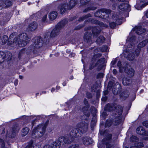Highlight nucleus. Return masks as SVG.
Wrapping results in <instances>:
<instances>
[{
    "label": "nucleus",
    "instance_id": "72a5a7b5",
    "mask_svg": "<svg viewBox=\"0 0 148 148\" xmlns=\"http://www.w3.org/2000/svg\"><path fill=\"white\" fill-rule=\"evenodd\" d=\"M144 145L143 143H139L136 145V146L134 147H132L130 148H139L143 147Z\"/></svg>",
    "mask_w": 148,
    "mask_h": 148
},
{
    "label": "nucleus",
    "instance_id": "3c124183",
    "mask_svg": "<svg viewBox=\"0 0 148 148\" xmlns=\"http://www.w3.org/2000/svg\"><path fill=\"white\" fill-rule=\"evenodd\" d=\"M107 98L106 96L104 97H102L101 99V100L103 101H105L107 100Z\"/></svg>",
    "mask_w": 148,
    "mask_h": 148
},
{
    "label": "nucleus",
    "instance_id": "4d7b16f0",
    "mask_svg": "<svg viewBox=\"0 0 148 148\" xmlns=\"http://www.w3.org/2000/svg\"><path fill=\"white\" fill-rule=\"evenodd\" d=\"M55 90V88H52L51 89V92H53Z\"/></svg>",
    "mask_w": 148,
    "mask_h": 148
},
{
    "label": "nucleus",
    "instance_id": "9b49d317",
    "mask_svg": "<svg viewBox=\"0 0 148 148\" xmlns=\"http://www.w3.org/2000/svg\"><path fill=\"white\" fill-rule=\"evenodd\" d=\"M141 49L140 48L137 49L135 51V55L132 53L129 54L127 57V59L129 61H132L135 58H137L139 55Z\"/></svg>",
    "mask_w": 148,
    "mask_h": 148
},
{
    "label": "nucleus",
    "instance_id": "a211bd4d",
    "mask_svg": "<svg viewBox=\"0 0 148 148\" xmlns=\"http://www.w3.org/2000/svg\"><path fill=\"white\" fill-rule=\"evenodd\" d=\"M57 15V12L56 11H53L49 13V18L50 20L53 21L56 18Z\"/></svg>",
    "mask_w": 148,
    "mask_h": 148
},
{
    "label": "nucleus",
    "instance_id": "6e6d98bb",
    "mask_svg": "<svg viewBox=\"0 0 148 148\" xmlns=\"http://www.w3.org/2000/svg\"><path fill=\"white\" fill-rule=\"evenodd\" d=\"M111 145H110L108 144H106V148H110Z\"/></svg>",
    "mask_w": 148,
    "mask_h": 148
},
{
    "label": "nucleus",
    "instance_id": "ea45409f",
    "mask_svg": "<svg viewBox=\"0 0 148 148\" xmlns=\"http://www.w3.org/2000/svg\"><path fill=\"white\" fill-rule=\"evenodd\" d=\"M68 148H79V146L78 145L74 144L69 147Z\"/></svg>",
    "mask_w": 148,
    "mask_h": 148
},
{
    "label": "nucleus",
    "instance_id": "0e129e2a",
    "mask_svg": "<svg viewBox=\"0 0 148 148\" xmlns=\"http://www.w3.org/2000/svg\"><path fill=\"white\" fill-rule=\"evenodd\" d=\"M146 16L147 18H148V12L146 13Z\"/></svg>",
    "mask_w": 148,
    "mask_h": 148
},
{
    "label": "nucleus",
    "instance_id": "cd10ccee",
    "mask_svg": "<svg viewBox=\"0 0 148 148\" xmlns=\"http://www.w3.org/2000/svg\"><path fill=\"white\" fill-rule=\"evenodd\" d=\"M130 83V80L127 79L126 77L123 78L122 81V83L124 86H127Z\"/></svg>",
    "mask_w": 148,
    "mask_h": 148
},
{
    "label": "nucleus",
    "instance_id": "69168bd1",
    "mask_svg": "<svg viewBox=\"0 0 148 148\" xmlns=\"http://www.w3.org/2000/svg\"><path fill=\"white\" fill-rule=\"evenodd\" d=\"M19 78L21 79H23V77L22 76H21V75H20L19 76Z\"/></svg>",
    "mask_w": 148,
    "mask_h": 148
},
{
    "label": "nucleus",
    "instance_id": "1a4fd4ad",
    "mask_svg": "<svg viewBox=\"0 0 148 148\" xmlns=\"http://www.w3.org/2000/svg\"><path fill=\"white\" fill-rule=\"evenodd\" d=\"M127 41L128 43H130V45H128L127 48L124 52H131L134 49V45L135 43H137L135 40V37L132 36L130 38L129 37L127 39Z\"/></svg>",
    "mask_w": 148,
    "mask_h": 148
},
{
    "label": "nucleus",
    "instance_id": "49530a36",
    "mask_svg": "<svg viewBox=\"0 0 148 148\" xmlns=\"http://www.w3.org/2000/svg\"><path fill=\"white\" fill-rule=\"evenodd\" d=\"M86 97L88 98H90L92 97V95L91 93L88 92H87L86 94Z\"/></svg>",
    "mask_w": 148,
    "mask_h": 148
},
{
    "label": "nucleus",
    "instance_id": "bb28decb",
    "mask_svg": "<svg viewBox=\"0 0 148 148\" xmlns=\"http://www.w3.org/2000/svg\"><path fill=\"white\" fill-rule=\"evenodd\" d=\"M29 129L28 127L23 128L22 130L21 135L24 136L27 135L29 132Z\"/></svg>",
    "mask_w": 148,
    "mask_h": 148
},
{
    "label": "nucleus",
    "instance_id": "7c9ffc66",
    "mask_svg": "<svg viewBox=\"0 0 148 148\" xmlns=\"http://www.w3.org/2000/svg\"><path fill=\"white\" fill-rule=\"evenodd\" d=\"M114 88L115 89L114 91H116V93H118L120 89H121V85L119 83L117 82L116 83L115 86L114 87Z\"/></svg>",
    "mask_w": 148,
    "mask_h": 148
},
{
    "label": "nucleus",
    "instance_id": "bf43d9fd",
    "mask_svg": "<svg viewBox=\"0 0 148 148\" xmlns=\"http://www.w3.org/2000/svg\"><path fill=\"white\" fill-rule=\"evenodd\" d=\"M60 87L59 86H57L56 87V89L57 90H58L60 89Z\"/></svg>",
    "mask_w": 148,
    "mask_h": 148
},
{
    "label": "nucleus",
    "instance_id": "37998d69",
    "mask_svg": "<svg viewBox=\"0 0 148 148\" xmlns=\"http://www.w3.org/2000/svg\"><path fill=\"white\" fill-rule=\"evenodd\" d=\"M141 128V127H140L137 128L136 130V132L137 134H141V131H140Z\"/></svg>",
    "mask_w": 148,
    "mask_h": 148
},
{
    "label": "nucleus",
    "instance_id": "09e8293b",
    "mask_svg": "<svg viewBox=\"0 0 148 148\" xmlns=\"http://www.w3.org/2000/svg\"><path fill=\"white\" fill-rule=\"evenodd\" d=\"M43 148H52V147L50 145L46 144L44 145Z\"/></svg>",
    "mask_w": 148,
    "mask_h": 148
},
{
    "label": "nucleus",
    "instance_id": "e2e57ef3",
    "mask_svg": "<svg viewBox=\"0 0 148 148\" xmlns=\"http://www.w3.org/2000/svg\"><path fill=\"white\" fill-rule=\"evenodd\" d=\"M73 76H71L70 77V79H73Z\"/></svg>",
    "mask_w": 148,
    "mask_h": 148
},
{
    "label": "nucleus",
    "instance_id": "5701e85b",
    "mask_svg": "<svg viewBox=\"0 0 148 148\" xmlns=\"http://www.w3.org/2000/svg\"><path fill=\"white\" fill-rule=\"evenodd\" d=\"M33 143V142L32 141H31L25 147V148H40L41 146L38 144L34 145L32 146V145Z\"/></svg>",
    "mask_w": 148,
    "mask_h": 148
},
{
    "label": "nucleus",
    "instance_id": "4468645a",
    "mask_svg": "<svg viewBox=\"0 0 148 148\" xmlns=\"http://www.w3.org/2000/svg\"><path fill=\"white\" fill-rule=\"evenodd\" d=\"M119 8L122 11H126L128 12L130 11V6L127 3L124 4L123 3L119 5Z\"/></svg>",
    "mask_w": 148,
    "mask_h": 148
},
{
    "label": "nucleus",
    "instance_id": "2f4dec72",
    "mask_svg": "<svg viewBox=\"0 0 148 148\" xmlns=\"http://www.w3.org/2000/svg\"><path fill=\"white\" fill-rule=\"evenodd\" d=\"M47 14L43 15L42 17L41 21L42 23H45L47 22Z\"/></svg>",
    "mask_w": 148,
    "mask_h": 148
},
{
    "label": "nucleus",
    "instance_id": "412c9836",
    "mask_svg": "<svg viewBox=\"0 0 148 148\" xmlns=\"http://www.w3.org/2000/svg\"><path fill=\"white\" fill-rule=\"evenodd\" d=\"M100 29L99 26L95 27L92 28V32L94 35V36H96L100 32Z\"/></svg>",
    "mask_w": 148,
    "mask_h": 148
},
{
    "label": "nucleus",
    "instance_id": "f8f14e48",
    "mask_svg": "<svg viewBox=\"0 0 148 148\" xmlns=\"http://www.w3.org/2000/svg\"><path fill=\"white\" fill-rule=\"evenodd\" d=\"M18 131L19 129L18 128L14 127L12 129V130L10 132H9L8 133V132H7L5 137L13 138L15 135L16 133L18 132Z\"/></svg>",
    "mask_w": 148,
    "mask_h": 148
},
{
    "label": "nucleus",
    "instance_id": "f257e3e1",
    "mask_svg": "<svg viewBox=\"0 0 148 148\" xmlns=\"http://www.w3.org/2000/svg\"><path fill=\"white\" fill-rule=\"evenodd\" d=\"M88 125L87 123L84 124L82 123H78L77 125V128L73 129L70 132L69 135L65 137H61L59 138V140H56L53 143L52 148H60L61 142L63 141L68 144L72 142L74 138L80 137L82 134L86 132L87 130Z\"/></svg>",
    "mask_w": 148,
    "mask_h": 148
},
{
    "label": "nucleus",
    "instance_id": "f03ea898",
    "mask_svg": "<svg viewBox=\"0 0 148 148\" xmlns=\"http://www.w3.org/2000/svg\"><path fill=\"white\" fill-rule=\"evenodd\" d=\"M10 40L8 45L13 47H15L17 45L20 47L24 46L30 40V38L26 33L21 34L18 36L16 33H14L10 36Z\"/></svg>",
    "mask_w": 148,
    "mask_h": 148
},
{
    "label": "nucleus",
    "instance_id": "58836bf2",
    "mask_svg": "<svg viewBox=\"0 0 148 148\" xmlns=\"http://www.w3.org/2000/svg\"><path fill=\"white\" fill-rule=\"evenodd\" d=\"M108 49V47L106 45H104L103 46L101 49V51L103 52L106 51H107Z\"/></svg>",
    "mask_w": 148,
    "mask_h": 148
},
{
    "label": "nucleus",
    "instance_id": "b1692460",
    "mask_svg": "<svg viewBox=\"0 0 148 148\" xmlns=\"http://www.w3.org/2000/svg\"><path fill=\"white\" fill-rule=\"evenodd\" d=\"M134 73L135 71L132 68H130L127 72V76L130 77H133L134 76Z\"/></svg>",
    "mask_w": 148,
    "mask_h": 148
},
{
    "label": "nucleus",
    "instance_id": "ddd939ff",
    "mask_svg": "<svg viewBox=\"0 0 148 148\" xmlns=\"http://www.w3.org/2000/svg\"><path fill=\"white\" fill-rule=\"evenodd\" d=\"M84 103L86 107H84V108L82 109V110L84 114L88 116H89L90 114L89 111L88 110V108L89 106L88 102L87 100L85 99L84 100Z\"/></svg>",
    "mask_w": 148,
    "mask_h": 148
},
{
    "label": "nucleus",
    "instance_id": "c756f323",
    "mask_svg": "<svg viewBox=\"0 0 148 148\" xmlns=\"http://www.w3.org/2000/svg\"><path fill=\"white\" fill-rule=\"evenodd\" d=\"M8 40V37L6 35L3 36V38L1 40V43L2 44H4L6 43Z\"/></svg>",
    "mask_w": 148,
    "mask_h": 148
},
{
    "label": "nucleus",
    "instance_id": "13d9d810",
    "mask_svg": "<svg viewBox=\"0 0 148 148\" xmlns=\"http://www.w3.org/2000/svg\"><path fill=\"white\" fill-rule=\"evenodd\" d=\"M66 83L65 82H63L62 83V85L64 86H65L66 85Z\"/></svg>",
    "mask_w": 148,
    "mask_h": 148
},
{
    "label": "nucleus",
    "instance_id": "4be33fe9",
    "mask_svg": "<svg viewBox=\"0 0 148 148\" xmlns=\"http://www.w3.org/2000/svg\"><path fill=\"white\" fill-rule=\"evenodd\" d=\"M92 35L91 34L86 32L84 35V38L85 41L87 42L90 43L91 40V38Z\"/></svg>",
    "mask_w": 148,
    "mask_h": 148
},
{
    "label": "nucleus",
    "instance_id": "680f3d73",
    "mask_svg": "<svg viewBox=\"0 0 148 148\" xmlns=\"http://www.w3.org/2000/svg\"><path fill=\"white\" fill-rule=\"evenodd\" d=\"M118 1H121V2H124V1H127V0H118Z\"/></svg>",
    "mask_w": 148,
    "mask_h": 148
},
{
    "label": "nucleus",
    "instance_id": "423d86ee",
    "mask_svg": "<svg viewBox=\"0 0 148 148\" xmlns=\"http://www.w3.org/2000/svg\"><path fill=\"white\" fill-rule=\"evenodd\" d=\"M122 18L121 16L116 14H114L112 16L113 21L110 23V26L111 28H114L116 25L121 24L122 22Z\"/></svg>",
    "mask_w": 148,
    "mask_h": 148
},
{
    "label": "nucleus",
    "instance_id": "5fc2aeb1",
    "mask_svg": "<svg viewBox=\"0 0 148 148\" xmlns=\"http://www.w3.org/2000/svg\"><path fill=\"white\" fill-rule=\"evenodd\" d=\"M18 83V81L17 80H15L14 82V84L15 86H17Z\"/></svg>",
    "mask_w": 148,
    "mask_h": 148
},
{
    "label": "nucleus",
    "instance_id": "473e14b6",
    "mask_svg": "<svg viewBox=\"0 0 148 148\" xmlns=\"http://www.w3.org/2000/svg\"><path fill=\"white\" fill-rule=\"evenodd\" d=\"M5 131V129L4 128L0 127V137H3Z\"/></svg>",
    "mask_w": 148,
    "mask_h": 148
},
{
    "label": "nucleus",
    "instance_id": "aec40b11",
    "mask_svg": "<svg viewBox=\"0 0 148 148\" xmlns=\"http://www.w3.org/2000/svg\"><path fill=\"white\" fill-rule=\"evenodd\" d=\"M83 142L84 145H88L92 143V140L91 138L87 137H83L82 138Z\"/></svg>",
    "mask_w": 148,
    "mask_h": 148
},
{
    "label": "nucleus",
    "instance_id": "c85d7f7f",
    "mask_svg": "<svg viewBox=\"0 0 148 148\" xmlns=\"http://www.w3.org/2000/svg\"><path fill=\"white\" fill-rule=\"evenodd\" d=\"M114 119L113 120V121H112V122L111 120H107L106 121V124H105V126L106 127H110L111 126L112 123H113V124L114 125H114V124L115 123V121L114 120Z\"/></svg>",
    "mask_w": 148,
    "mask_h": 148
},
{
    "label": "nucleus",
    "instance_id": "dca6fc26",
    "mask_svg": "<svg viewBox=\"0 0 148 148\" xmlns=\"http://www.w3.org/2000/svg\"><path fill=\"white\" fill-rule=\"evenodd\" d=\"M132 31H135V32L137 34H140L145 32V30L142 28L141 26H139L134 27Z\"/></svg>",
    "mask_w": 148,
    "mask_h": 148
},
{
    "label": "nucleus",
    "instance_id": "338daca9",
    "mask_svg": "<svg viewBox=\"0 0 148 148\" xmlns=\"http://www.w3.org/2000/svg\"><path fill=\"white\" fill-rule=\"evenodd\" d=\"M104 60V58H103V59H101L99 60L98 61V62H100V61H101V60Z\"/></svg>",
    "mask_w": 148,
    "mask_h": 148
},
{
    "label": "nucleus",
    "instance_id": "864d4df0",
    "mask_svg": "<svg viewBox=\"0 0 148 148\" xmlns=\"http://www.w3.org/2000/svg\"><path fill=\"white\" fill-rule=\"evenodd\" d=\"M113 73L114 74H116L117 73V71L115 69H114L113 71Z\"/></svg>",
    "mask_w": 148,
    "mask_h": 148
},
{
    "label": "nucleus",
    "instance_id": "6ab92c4d",
    "mask_svg": "<svg viewBox=\"0 0 148 148\" xmlns=\"http://www.w3.org/2000/svg\"><path fill=\"white\" fill-rule=\"evenodd\" d=\"M89 21L91 23L95 24H99V25L101 26H104V27H106L108 26L107 25H105L103 23L97 20H95L93 19H92V18H88Z\"/></svg>",
    "mask_w": 148,
    "mask_h": 148
},
{
    "label": "nucleus",
    "instance_id": "a18cd8bd",
    "mask_svg": "<svg viewBox=\"0 0 148 148\" xmlns=\"http://www.w3.org/2000/svg\"><path fill=\"white\" fill-rule=\"evenodd\" d=\"M103 74L102 73H99L97 76V78H103Z\"/></svg>",
    "mask_w": 148,
    "mask_h": 148
},
{
    "label": "nucleus",
    "instance_id": "8fccbe9b",
    "mask_svg": "<svg viewBox=\"0 0 148 148\" xmlns=\"http://www.w3.org/2000/svg\"><path fill=\"white\" fill-rule=\"evenodd\" d=\"M117 61V59L116 58H115L114 60L112 61L111 62V64L112 65L114 64L116 62V61Z\"/></svg>",
    "mask_w": 148,
    "mask_h": 148
},
{
    "label": "nucleus",
    "instance_id": "a19ab883",
    "mask_svg": "<svg viewBox=\"0 0 148 148\" xmlns=\"http://www.w3.org/2000/svg\"><path fill=\"white\" fill-rule=\"evenodd\" d=\"M117 66L119 67L121 71L123 70L121 66V61H118L117 63Z\"/></svg>",
    "mask_w": 148,
    "mask_h": 148
},
{
    "label": "nucleus",
    "instance_id": "0eeeda50",
    "mask_svg": "<svg viewBox=\"0 0 148 148\" xmlns=\"http://www.w3.org/2000/svg\"><path fill=\"white\" fill-rule=\"evenodd\" d=\"M33 44L31 46L32 50H34L35 48H39L42 46L43 44L42 39L40 37H36L33 40Z\"/></svg>",
    "mask_w": 148,
    "mask_h": 148
},
{
    "label": "nucleus",
    "instance_id": "393cba45",
    "mask_svg": "<svg viewBox=\"0 0 148 148\" xmlns=\"http://www.w3.org/2000/svg\"><path fill=\"white\" fill-rule=\"evenodd\" d=\"M105 40V38L103 36H100L98 37L96 41L97 43L98 44H102Z\"/></svg>",
    "mask_w": 148,
    "mask_h": 148
},
{
    "label": "nucleus",
    "instance_id": "79ce46f5",
    "mask_svg": "<svg viewBox=\"0 0 148 148\" xmlns=\"http://www.w3.org/2000/svg\"><path fill=\"white\" fill-rule=\"evenodd\" d=\"M96 122V119H95V118H93L92 119V121H91V124L92 125L91 126H92V125L94 126L95 125V123Z\"/></svg>",
    "mask_w": 148,
    "mask_h": 148
},
{
    "label": "nucleus",
    "instance_id": "f3484780",
    "mask_svg": "<svg viewBox=\"0 0 148 148\" xmlns=\"http://www.w3.org/2000/svg\"><path fill=\"white\" fill-rule=\"evenodd\" d=\"M37 24L34 21L31 23L29 25L28 29L31 31L35 30L37 28Z\"/></svg>",
    "mask_w": 148,
    "mask_h": 148
},
{
    "label": "nucleus",
    "instance_id": "4c0bfd02",
    "mask_svg": "<svg viewBox=\"0 0 148 148\" xmlns=\"http://www.w3.org/2000/svg\"><path fill=\"white\" fill-rule=\"evenodd\" d=\"M129 95V92L128 91L124 92L123 93H122L121 96L124 98H126Z\"/></svg>",
    "mask_w": 148,
    "mask_h": 148
},
{
    "label": "nucleus",
    "instance_id": "39448f33",
    "mask_svg": "<svg viewBox=\"0 0 148 148\" xmlns=\"http://www.w3.org/2000/svg\"><path fill=\"white\" fill-rule=\"evenodd\" d=\"M46 126L45 124L39 125L33 130L32 137L33 138H39L42 137L45 133Z\"/></svg>",
    "mask_w": 148,
    "mask_h": 148
},
{
    "label": "nucleus",
    "instance_id": "052dcab7",
    "mask_svg": "<svg viewBox=\"0 0 148 148\" xmlns=\"http://www.w3.org/2000/svg\"><path fill=\"white\" fill-rule=\"evenodd\" d=\"M108 136H109V139H110L111 138V137H112V136H111V134H109V135H108Z\"/></svg>",
    "mask_w": 148,
    "mask_h": 148
},
{
    "label": "nucleus",
    "instance_id": "c03bdc74",
    "mask_svg": "<svg viewBox=\"0 0 148 148\" xmlns=\"http://www.w3.org/2000/svg\"><path fill=\"white\" fill-rule=\"evenodd\" d=\"M96 9V8L95 7H90V8H88L87 9V10H86V9H85L84 12H86L87 11H88V10H95Z\"/></svg>",
    "mask_w": 148,
    "mask_h": 148
},
{
    "label": "nucleus",
    "instance_id": "603ef678",
    "mask_svg": "<svg viewBox=\"0 0 148 148\" xmlns=\"http://www.w3.org/2000/svg\"><path fill=\"white\" fill-rule=\"evenodd\" d=\"M23 51H21L19 53L18 57H20L21 55L23 54Z\"/></svg>",
    "mask_w": 148,
    "mask_h": 148
},
{
    "label": "nucleus",
    "instance_id": "de8ad7c7",
    "mask_svg": "<svg viewBox=\"0 0 148 148\" xmlns=\"http://www.w3.org/2000/svg\"><path fill=\"white\" fill-rule=\"evenodd\" d=\"M143 125L147 128H148V121H145L143 123Z\"/></svg>",
    "mask_w": 148,
    "mask_h": 148
},
{
    "label": "nucleus",
    "instance_id": "e433bc0d",
    "mask_svg": "<svg viewBox=\"0 0 148 148\" xmlns=\"http://www.w3.org/2000/svg\"><path fill=\"white\" fill-rule=\"evenodd\" d=\"M138 140V138L135 136H132L130 138V141L132 142H136Z\"/></svg>",
    "mask_w": 148,
    "mask_h": 148
},
{
    "label": "nucleus",
    "instance_id": "774afa93",
    "mask_svg": "<svg viewBox=\"0 0 148 148\" xmlns=\"http://www.w3.org/2000/svg\"><path fill=\"white\" fill-rule=\"evenodd\" d=\"M46 93V92L45 91H43L42 92V93Z\"/></svg>",
    "mask_w": 148,
    "mask_h": 148
},
{
    "label": "nucleus",
    "instance_id": "7ed1b4c3",
    "mask_svg": "<svg viewBox=\"0 0 148 148\" xmlns=\"http://www.w3.org/2000/svg\"><path fill=\"white\" fill-rule=\"evenodd\" d=\"M115 109L114 114L113 115L114 117L115 121L114 125H118L121 121V114L123 111V108L121 106H117L116 107L112 104H108L105 107V109L106 110L111 111Z\"/></svg>",
    "mask_w": 148,
    "mask_h": 148
},
{
    "label": "nucleus",
    "instance_id": "6e6552de",
    "mask_svg": "<svg viewBox=\"0 0 148 148\" xmlns=\"http://www.w3.org/2000/svg\"><path fill=\"white\" fill-rule=\"evenodd\" d=\"M63 24H64V21L60 22L58 23L57 25L52 30L50 34V36L51 37H56L60 34L61 28V26L62 25H63Z\"/></svg>",
    "mask_w": 148,
    "mask_h": 148
},
{
    "label": "nucleus",
    "instance_id": "f704fd0d",
    "mask_svg": "<svg viewBox=\"0 0 148 148\" xmlns=\"http://www.w3.org/2000/svg\"><path fill=\"white\" fill-rule=\"evenodd\" d=\"M141 3H142V5L145 7L148 4V0H140Z\"/></svg>",
    "mask_w": 148,
    "mask_h": 148
},
{
    "label": "nucleus",
    "instance_id": "a878e982",
    "mask_svg": "<svg viewBox=\"0 0 148 148\" xmlns=\"http://www.w3.org/2000/svg\"><path fill=\"white\" fill-rule=\"evenodd\" d=\"M148 42V40H145L140 42L137 46V49L140 48L145 46Z\"/></svg>",
    "mask_w": 148,
    "mask_h": 148
},
{
    "label": "nucleus",
    "instance_id": "9d476101",
    "mask_svg": "<svg viewBox=\"0 0 148 148\" xmlns=\"http://www.w3.org/2000/svg\"><path fill=\"white\" fill-rule=\"evenodd\" d=\"M111 10H109L105 9H101L100 10L97 11L95 14V15L96 17H99L101 18H105V15H107L108 16V14H110Z\"/></svg>",
    "mask_w": 148,
    "mask_h": 148
},
{
    "label": "nucleus",
    "instance_id": "20e7f679",
    "mask_svg": "<svg viewBox=\"0 0 148 148\" xmlns=\"http://www.w3.org/2000/svg\"><path fill=\"white\" fill-rule=\"evenodd\" d=\"M78 0H62L64 3L58 8V10L61 14L64 13L67 10L71 9L73 8L77 4Z\"/></svg>",
    "mask_w": 148,
    "mask_h": 148
},
{
    "label": "nucleus",
    "instance_id": "2eb2a0df",
    "mask_svg": "<svg viewBox=\"0 0 148 148\" xmlns=\"http://www.w3.org/2000/svg\"><path fill=\"white\" fill-rule=\"evenodd\" d=\"M12 5L11 2L9 0H0V7L5 8Z\"/></svg>",
    "mask_w": 148,
    "mask_h": 148
},
{
    "label": "nucleus",
    "instance_id": "c9c22d12",
    "mask_svg": "<svg viewBox=\"0 0 148 148\" xmlns=\"http://www.w3.org/2000/svg\"><path fill=\"white\" fill-rule=\"evenodd\" d=\"M91 16V15L90 14H88L85 16H83L82 17L79 18V21H82L84 20L86 18H87L88 17Z\"/></svg>",
    "mask_w": 148,
    "mask_h": 148
}]
</instances>
